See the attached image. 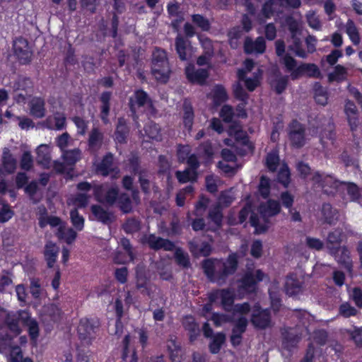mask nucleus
Returning a JSON list of instances; mask_svg holds the SVG:
<instances>
[{
    "label": "nucleus",
    "instance_id": "1",
    "mask_svg": "<svg viewBox=\"0 0 362 362\" xmlns=\"http://www.w3.org/2000/svg\"><path fill=\"white\" fill-rule=\"evenodd\" d=\"M202 267L210 281L223 285L228 277L235 272L237 257L235 254L230 255L226 261L215 258L206 259L202 261Z\"/></svg>",
    "mask_w": 362,
    "mask_h": 362
},
{
    "label": "nucleus",
    "instance_id": "2",
    "mask_svg": "<svg viewBox=\"0 0 362 362\" xmlns=\"http://www.w3.org/2000/svg\"><path fill=\"white\" fill-rule=\"evenodd\" d=\"M151 73L156 81L165 83L170 74V69L164 49L156 48L152 55Z\"/></svg>",
    "mask_w": 362,
    "mask_h": 362
},
{
    "label": "nucleus",
    "instance_id": "3",
    "mask_svg": "<svg viewBox=\"0 0 362 362\" xmlns=\"http://www.w3.org/2000/svg\"><path fill=\"white\" fill-rule=\"evenodd\" d=\"M339 58V49H336L321 59V70L327 76L329 83L339 81V64H337Z\"/></svg>",
    "mask_w": 362,
    "mask_h": 362
},
{
    "label": "nucleus",
    "instance_id": "4",
    "mask_svg": "<svg viewBox=\"0 0 362 362\" xmlns=\"http://www.w3.org/2000/svg\"><path fill=\"white\" fill-rule=\"evenodd\" d=\"M99 327L100 321L97 317L81 319L78 326V334L81 341L86 345L90 344Z\"/></svg>",
    "mask_w": 362,
    "mask_h": 362
},
{
    "label": "nucleus",
    "instance_id": "5",
    "mask_svg": "<svg viewBox=\"0 0 362 362\" xmlns=\"http://www.w3.org/2000/svg\"><path fill=\"white\" fill-rule=\"evenodd\" d=\"M94 195L97 201L109 206L115 204L119 197L117 187L107 188L103 185H96L93 188Z\"/></svg>",
    "mask_w": 362,
    "mask_h": 362
},
{
    "label": "nucleus",
    "instance_id": "6",
    "mask_svg": "<svg viewBox=\"0 0 362 362\" xmlns=\"http://www.w3.org/2000/svg\"><path fill=\"white\" fill-rule=\"evenodd\" d=\"M252 325L259 329L272 327L271 312L269 309H262L259 305L255 306L250 319Z\"/></svg>",
    "mask_w": 362,
    "mask_h": 362
},
{
    "label": "nucleus",
    "instance_id": "7",
    "mask_svg": "<svg viewBox=\"0 0 362 362\" xmlns=\"http://www.w3.org/2000/svg\"><path fill=\"white\" fill-rule=\"evenodd\" d=\"M14 53L21 64H25L31 61L33 52L27 40L19 37L13 42Z\"/></svg>",
    "mask_w": 362,
    "mask_h": 362
},
{
    "label": "nucleus",
    "instance_id": "8",
    "mask_svg": "<svg viewBox=\"0 0 362 362\" xmlns=\"http://www.w3.org/2000/svg\"><path fill=\"white\" fill-rule=\"evenodd\" d=\"M142 243L147 244L154 250L163 249L165 251H172L175 248V244L168 239L158 237L154 234L145 235L142 238Z\"/></svg>",
    "mask_w": 362,
    "mask_h": 362
},
{
    "label": "nucleus",
    "instance_id": "9",
    "mask_svg": "<svg viewBox=\"0 0 362 362\" xmlns=\"http://www.w3.org/2000/svg\"><path fill=\"white\" fill-rule=\"evenodd\" d=\"M230 335V342L233 346H238L241 343L243 333L245 332L248 320L245 316L235 317Z\"/></svg>",
    "mask_w": 362,
    "mask_h": 362
},
{
    "label": "nucleus",
    "instance_id": "10",
    "mask_svg": "<svg viewBox=\"0 0 362 362\" xmlns=\"http://www.w3.org/2000/svg\"><path fill=\"white\" fill-rule=\"evenodd\" d=\"M288 135L293 146L300 148L305 144V128L298 121L293 120L290 124Z\"/></svg>",
    "mask_w": 362,
    "mask_h": 362
},
{
    "label": "nucleus",
    "instance_id": "11",
    "mask_svg": "<svg viewBox=\"0 0 362 362\" xmlns=\"http://www.w3.org/2000/svg\"><path fill=\"white\" fill-rule=\"evenodd\" d=\"M90 211L94 219L104 225H110L115 221V216L114 213L105 209L101 205H92Z\"/></svg>",
    "mask_w": 362,
    "mask_h": 362
},
{
    "label": "nucleus",
    "instance_id": "12",
    "mask_svg": "<svg viewBox=\"0 0 362 362\" xmlns=\"http://www.w3.org/2000/svg\"><path fill=\"white\" fill-rule=\"evenodd\" d=\"M150 103L151 99L145 91L143 90L135 91L133 96L130 98L129 103L130 110L133 114L134 118L136 117V112L138 108L144 107Z\"/></svg>",
    "mask_w": 362,
    "mask_h": 362
},
{
    "label": "nucleus",
    "instance_id": "13",
    "mask_svg": "<svg viewBox=\"0 0 362 362\" xmlns=\"http://www.w3.org/2000/svg\"><path fill=\"white\" fill-rule=\"evenodd\" d=\"M282 346L288 350L295 347L299 342L301 337L296 329L287 327L281 329Z\"/></svg>",
    "mask_w": 362,
    "mask_h": 362
},
{
    "label": "nucleus",
    "instance_id": "14",
    "mask_svg": "<svg viewBox=\"0 0 362 362\" xmlns=\"http://www.w3.org/2000/svg\"><path fill=\"white\" fill-rule=\"evenodd\" d=\"M29 113L37 119H41L46 115L45 100L41 97H33L28 102Z\"/></svg>",
    "mask_w": 362,
    "mask_h": 362
},
{
    "label": "nucleus",
    "instance_id": "15",
    "mask_svg": "<svg viewBox=\"0 0 362 362\" xmlns=\"http://www.w3.org/2000/svg\"><path fill=\"white\" fill-rule=\"evenodd\" d=\"M185 74L187 79L199 84H204L209 76V72L205 69H196L194 65H189L185 69Z\"/></svg>",
    "mask_w": 362,
    "mask_h": 362
},
{
    "label": "nucleus",
    "instance_id": "16",
    "mask_svg": "<svg viewBox=\"0 0 362 362\" xmlns=\"http://www.w3.org/2000/svg\"><path fill=\"white\" fill-rule=\"evenodd\" d=\"M266 49L264 37H258L255 40L247 37L244 43V49L247 54H262Z\"/></svg>",
    "mask_w": 362,
    "mask_h": 362
},
{
    "label": "nucleus",
    "instance_id": "17",
    "mask_svg": "<svg viewBox=\"0 0 362 362\" xmlns=\"http://www.w3.org/2000/svg\"><path fill=\"white\" fill-rule=\"evenodd\" d=\"M182 325L188 332L189 341L192 343L197 340L200 334V328L194 318L191 315L185 316L182 319Z\"/></svg>",
    "mask_w": 362,
    "mask_h": 362
},
{
    "label": "nucleus",
    "instance_id": "18",
    "mask_svg": "<svg viewBox=\"0 0 362 362\" xmlns=\"http://www.w3.org/2000/svg\"><path fill=\"white\" fill-rule=\"evenodd\" d=\"M281 211V206L279 202L269 199L265 204L259 206V211L261 217L267 221V218L278 214Z\"/></svg>",
    "mask_w": 362,
    "mask_h": 362
},
{
    "label": "nucleus",
    "instance_id": "19",
    "mask_svg": "<svg viewBox=\"0 0 362 362\" xmlns=\"http://www.w3.org/2000/svg\"><path fill=\"white\" fill-rule=\"evenodd\" d=\"M175 46L179 59L181 61H187L190 55L191 45L189 41L178 35L175 40Z\"/></svg>",
    "mask_w": 362,
    "mask_h": 362
},
{
    "label": "nucleus",
    "instance_id": "20",
    "mask_svg": "<svg viewBox=\"0 0 362 362\" xmlns=\"http://www.w3.org/2000/svg\"><path fill=\"white\" fill-rule=\"evenodd\" d=\"M22 312L25 311L20 310L16 313H8L6 317L5 323L6 327L13 336L18 335L21 332L19 323L20 322L23 323Z\"/></svg>",
    "mask_w": 362,
    "mask_h": 362
},
{
    "label": "nucleus",
    "instance_id": "21",
    "mask_svg": "<svg viewBox=\"0 0 362 362\" xmlns=\"http://www.w3.org/2000/svg\"><path fill=\"white\" fill-rule=\"evenodd\" d=\"M103 134L98 128H93L89 134L88 151L96 153L103 145Z\"/></svg>",
    "mask_w": 362,
    "mask_h": 362
},
{
    "label": "nucleus",
    "instance_id": "22",
    "mask_svg": "<svg viewBox=\"0 0 362 362\" xmlns=\"http://www.w3.org/2000/svg\"><path fill=\"white\" fill-rule=\"evenodd\" d=\"M1 165L4 170L7 174L13 173L16 169L17 160L8 148L3 149Z\"/></svg>",
    "mask_w": 362,
    "mask_h": 362
},
{
    "label": "nucleus",
    "instance_id": "23",
    "mask_svg": "<svg viewBox=\"0 0 362 362\" xmlns=\"http://www.w3.org/2000/svg\"><path fill=\"white\" fill-rule=\"evenodd\" d=\"M133 172L135 175H138L139 176V182L140 183L141 190L145 194H148L150 192L151 186V182L148 179V172L144 168H141L138 165H133Z\"/></svg>",
    "mask_w": 362,
    "mask_h": 362
},
{
    "label": "nucleus",
    "instance_id": "24",
    "mask_svg": "<svg viewBox=\"0 0 362 362\" xmlns=\"http://www.w3.org/2000/svg\"><path fill=\"white\" fill-rule=\"evenodd\" d=\"M129 133V129L126 120L123 117H119L115 132V139L120 144H124L127 142Z\"/></svg>",
    "mask_w": 362,
    "mask_h": 362
},
{
    "label": "nucleus",
    "instance_id": "25",
    "mask_svg": "<svg viewBox=\"0 0 362 362\" xmlns=\"http://www.w3.org/2000/svg\"><path fill=\"white\" fill-rule=\"evenodd\" d=\"M23 324L28 327L29 334L32 339L39 337V327L37 321L30 317L28 312H22Z\"/></svg>",
    "mask_w": 362,
    "mask_h": 362
},
{
    "label": "nucleus",
    "instance_id": "26",
    "mask_svg": "<svg viewBox=\"0 0 362 362\" xmlns=\"http://www.w3.org/2000/svg\"><path fill=\"white\" fill-rule=\"evenodd\" d=\"M112 93L109 91L102 93L100 100L101 102L100 106V118L105 124L108 122V115L110 109V101L111 99Z\"/></svg>",
    "mask_w": 362,
    "mask_h": 362
},
{
    "label": "nucleus",
    "instance_id": "27",
    "mask_svg": "<svg viewBox=\"0 0 362 362\" xmlns=\"http://www.w3.org/2000/svg\"><path fill=\"white\" fill-rule=\"evenodd\" d=\"M36 153L37 163L42 165L44 168H48L51 160L49 146L46 144H41L36 149Z\"/></svg>",
    "mask_w": 362,
    "mask_h": 362
},
{
    "label": "nucleus",
    "instance_id": "28",
    "mask_svg": "<svg viewBox=\"0 0 362 362\" xmlns=\"http://www.w3.org/2000/svg\"><path fill=\"white\" fill-rule=\"evenodd\" d=\"M58 251L59 249L55 244L52 243V242H48L46 243L44 255L49 268L53 267L56 262Z\"/></svg>",
    "mask_w": 362,
    "mask_h": 362
},
{
    "label": "nucleus",
    "instance_id": "29",
    "mask_svg": "<svg viewBox=\"0 0 362 362\" xmlns=\"http://www.w3.org/2000/svg\"><path fill=\"white\" fill-rule=\"evenodd\" d=\"M327 247L332 255L337 256L339 249V230H336L329 233L327 240Z\"/></svg>",
    "mask_w": 362,
    "mask_h": 362
},
{
    "label": "nucleus",
    "instance_id": "30",
    "mask_svg": "<svg viewBox=\"0 0 362 362\" xmlns=\"http://www.w3.org/2000/svg\"><path fill=\"white\" fill-rule=\"evenodd\" d=\"M97 172L107 176L113 170V156L109 153L104 156L102 161L97 166Z\"/></svg>",
    "mask_w": 362,
    "mask_h": 362
},
{
    "label": "nucleus",
    "instance_id": "31",
    "mask_svg": "<svg viewBox=\"0 0 362 362\" xmlns=\"http://www.w3.org/2000/svg\"><path fill=\"white\" fill-rule=\"evenodd\" d=\"M13 91H23L33 93V83L30 78L20 76L13 83Z\"/></svg>",
    "mask_w": 362,
    "mask_h": 362
},
{
    "label": "nucleus",
    "instance_id": "32",
    "mask_svg": "<svg viewBox=\"0 0 362 362\" xmlns=\"http://www.w3.org/2000/svg\"><path fill=\"white\" fill-rule=\"evenodd\" d=\"M56 235L59 239L64 240L67 244L72 243L76 238V232L71 228H66V224L57 228Z\"/></svg>",
    "mask_w": 362,
    "mask_h": 362
},
{
    "label": "nucleus",
    "instance_id": "33",
    "mask_svg": "<svg viewBox=\"0 0 362 362\" xmlns=\"http://www.w3.org/2000/svg\"><path fill=\"white\" fill-rule=\"evenodd\" d=\"M221 301L223 309L227 312H230L234 303V294L228 289H222L217 293Z\"/></svg>",
    "mask_w": 362,
    "mask_h": 362
},
{
    "label": "nucleus",
    "instance_id": "34",
    "mask_svg": "<svg viewBox=\"0 0 362 362\" xmlns=\"http://www.w3.org/2000/svg\"><path fill=\"white\" fill-rule=\"evenodd\" d=\"M285 290L290 296L297 295L302 291V282L292 276L288 277L285 284Z\"/></svg>",
    "mask_w": 362,
    "mask_h": 362
},
{
    "label": "nucleus",
    "instance_id": "35",
    "mask_svg": "<svg viewBox=\"0 0 362 362\" xmlns=\"http://www.w3.org/2000/svg\"><path fill=\"white\" fill-rule=\"evenodd\" d=\"M313 180L315 184H318L320 187L323 189L328 185H331V187L337 191L339 183L337 180H333L332 177L329 175L324 177L319 173H315L313 177Z\"/></svg>",
    "mask_w": 362,
    "mask_h": 362
},
{
    "label": "nucleus",
    "instance_id": "36",
    "mask_svg": "<svg viewBox=\"0 0 362 362\" xmlns=\"http://www.w3.org/2000/svg\"><path fill=\"white\" fill-rule=\"evenodd\" d=\"M211 339V341L209 344V351L213 354H218L226 341V334L223 332H218Z\"/></svg>",
    "mask_w": 362,
    "mask_h": 362
},
{
    "label": "nucleus",
    "instance_id": "37",
    "mask_svg": "<svg viewBox=\"0 0 362 362\" xmlns=\"http://www.w3.org/2000/svg\"><path fill=\"white\" fill-rule=\"evenodd\" d=\"M313 90L316 103L321 105H325L328 99L327 90L318 82L314 83Z\"/></svg>",
    "mask_w": 362,
    "mask_h": 362
},
{
    "label": "nucleus",
    "instance_id": "38",
    "mask_svg": "<svg viewBox=\"0 0 362 362\" xmlns=\"http://www.w3.org/2000/svg\"><path fill=\"white\" fill-rule=\"evenodd\" d=\"M212 93L214 103L216 106L221 105L228 99L227 92L222 86H216L212 90Z\"/></svg>",
    "mask_w": 362,
    "mask_h": 362
},
{
    "label": "nucleus",
    "instance_id": "39",
    "mask_svg": "<svg viewBox=\"0 0 362 362\" xmlns=\"http://www.w3.org/2000/svg\"><path fill=\"white\" fill-rule=\"evenodd\" d=\"M81 151L78 148H74L69 151H63V158L67 165H74L80 160Z\"/></svg>",
    "mask_w": 362,
    "mask_h": 362
},
{
    "label": "nucleus",
    "instance_id": "40",
    "mask_svg": "<svg viewBox=\"0 0 362 362\" xmlns=\"http://www.w3.org/2000/svg\"><path fill=\"white\" fill-rule=\"evenodd\" d=\"M208 218L217 228L221 227L223 219L221 206L217 204L211 208L209 211Z\"/></svg>",
    "mask_w": 362,
    "mask_h": 362
},
{
    "label": "nucleus",
    "instance_id": "41",
    "mask_svg": "<svg viewBox=\"0 0 362 362\" xmlns=\"http://www.w3.org/2000/svg\"><path fill=\"white\" fill-rule=\"evenodd\" d=\"M184 115L183 122L186 128L188 130L192 129L194 120V112L192 107L189 103L185 101L183 104Z\"/></svg>",
    "mask_w": 362,
    "mask_h": 362
},
{
    "label": "nucleus",
    "instance_id": "42",
    "mask_svg": "<svg viewBox=\"0 0 362 362\" xmlns=\"http://www.w3.org/2000/svg\"><path fill=\"white\" fill-rule=\"evenodd\" d=\"M174 257H175V260L176 263L179 266H180L185 269H187V268L190 267L191 263H190L189 255L187 252H184L182 249H180V248L176 249V250L175 252Z\"/></svg>",
    "mask_w": 362,
    "mask_h": 362
},
{
    "label": "nucleus",
    "instance_id": "43",
    "mask_svg": "<svg viewBox=\"0 0 362 362\" xmlns=\"http://www.w3.org/2000/svg\"><path fill=\"white\" fill-rule=\"evenodd\" d=\"M211 320L214 322L215 326L220 327L224 323L231 322L235 320L231 312H228V313H214Z\"/></svg>",
    "mask_w": 362,
    "mask_h": 362
},
{
    "label": "nucleus",
    "instance_id": "44",
    "mask_svg": "<svg viewBox=\"0 0 362 362\" xmlns=\"http://www.w3.org/2000/svg\"><path fill=\"white\" fill-rule=\"evenodd\" d=\"M346 32L354 45L359 44L361 38L358 30L354 22L351 19H349L346 23Z\"/></svg>",
    "mask_w": 362,
    "mask_h": 362
},
{
    "label": "nucleus",
    "instance_id": "45",
    "mask_svg": "<svg viewBox=\"0 0 362 362\" xmlns=\"http://www.w3.org/2000/svg\"><path fill=\"white\" fill-rule=\"evenodd\" d=\"M238 78L240 81H245L246 88L250 91H253L258 85V79L257 77L253 78H246V72L244 69H238L237 72Z\"/></svg>",
    "mask_w": 362,
    "mask_h": 362
},
{
    "label": "nucleus",
    "instance_id": "46",
    "mask_svg": "<svg viewBox=\"0 0 362 362\" xmlns=\"http://www.w3.org/2000/svg\"><path fill=\"white\" fill-rule=\"evenodd\" d=\"M300 69L303 73H306L309 77L322 78V74L318 66L315 64H300Z\"/></svg>",
    "mask_w": 362,
    "mask_h": 362
},
{
    "label": "nucleus",
    "instance_id": "47",
    "mask_svg": "<svg viewBox=\"0 0 362 362\" xmlns=\"http://www.w3.org/2000/svg\"><path fill=\"white\" fill-rule=\"evenodd\" d=\"M175 175L178 181L181 183H185L187 182H193L197 179V171L186 169L185 170L177 171Z\"/></svg>",
    "mask_w": 362,
    "mask_h": 362
},
{
    "label": "nucleus",
    "instance_id": "48",
    "mask_svg": "<svg viewBox=\"0 0 362 362\" xmlns=\"http://www.w3.org/2000/svg\"><path fill=\"white\" fill-rule=\"evenodd\" d=\"M321 212L325 222L329 224H333L337 219L336 213L332 210V207L329 204H324Z\"/></svg>",
    "mask_w": 362,
    "mask_h": 362
},
{
    "label": "nucleus",
    "instance_id": "49",
    "mask_svg": "<svg viewBox=\"0 0 362 362\" xmlns=\"http://www.w3.org/2000/svg\"><path fill=\"white\" fill-rule=\"evenodd\" d=\"M170 351L171 362H181V346L175 340L171 339L168 345Z\"/></svg>",
    "mask_w": 362,
    "mask_h": 362
},
{
    "label": "nucleus",
    "instance_id": "50",
    "mask_svg": "<svg viewBox=\"0 0 362 362\" xmlns=\"http://www.w3.org/2000/svg\"><path fill=\"white\" fill-rule=\"evenodd\" d=\"M266 165L270 171H276L279 165V157L277 151L273 150L267 155Z\"/></svg>",
    "mask_w": 362,
    "mask_h": 362
},
{
    "label": "nucleus",
    "instance_id": "51",
    "mask_svg": "<svg viewBox=\"0 0 362 362\" xmlns=\"http://www.w3.org/2000/svg\"><path fill=\"white\" fill-rule=\"evenodd\" d=\"M118 206L120 210L124 213H130L132 210V201L127 194H122L117 199Z\"/></svg>",
    "mask_w": 362,
    "mask_h": 362
},
{
    "label": "nucleus",
    "instance_id": "52",
    "mask_svg": "<svg viewBox=\"0 0 362 362\" xmlns=\"http://www.w3.org/2000/svg\"><path fill=\"white\" fill-rule=\"evenodd\" d=\"M251 310L250 305L245 302L243 303H238L233 306L231 309L232 315L234 316V320L238 316H245V315L247 314Z\"/></svg>",
    "mask_w": 362,
    "mask_h": 362
},
{
    "label": "nucleus",
    "instance_id": "53",
    "mask_svg": "<svg viewBox=\"0 0 362 362\" xmlns=\"http://www.w3.org/2000/svg\"><path fill=\"white\" fill-rule=\"evenodd\" d=\"M54 127L51 124V118H47L45 121L47 124V127L49 129H56L57 130L62 129L65 127L66 124V117L63 114L61 113H57L54 119Z\"/></svg>",
    "mask_w": 362,
    "mask_h": 362
},
{
    "label": "nucleus",
    "instance_id": "54",
    "mask_svg": "<svg viewBox=\"0 0 362 362\" xmlns=\"http://www.w3.org/2000/svg\"><path fill=\"white\" fill-rule=\"evenodd\" d=\"M70 218L75 229L78 231L82 230L84 226V218L82 216L79 215L76 209H72L70 211Z\"/></svg>",
    "mask_w": 362,
    "mask_h": 362
},
{
    "label": "nucleus",
    "instance_id": "55",
    "mask_svg": "<svg viewBox=\"0 0 362 362\" xmlns=\"http://www.w3.org/2000/svg\"><path fill=\"white\" fill-rule=\"evenodd\" d=\"M346 185L347 186V194L353 202H358L361 199V194L358 187L354 183H345L341 182V185Z\"/></svg>",
    "mask_w": 362,
    "mask_h": 362
},
{
    "label": "nucleus",
    "instance_id": "56",
    "mask_svg": "<svg viewBox=\"0 0 362 362\" xmlns=\"http://www.w3.org/2000/svg\"><path fill=\"white\" fill-rule=\"evenodd\" d=\"M288 82V76H280L272 82V86L277 94H281L286 88Z\"/></svg>",
    "mask_w": 362,
    "mask_h": 362
},
{
    "label": "nucleus",
    "instance_id": "57",
    "mask_svg": "<svg viewBox=\"0 0 362 362\" xmlns=\"http://www.w3.org/2000/svg\"><path fill=\"white\" fill-rule=\"evenodd\" d=\"M10 356L11 362H33L29 358H23L21 349L18 346L12 347Z\"/></svg>",
    "mask_w": 362,
    "mask_h": 362
},
{
    "label": "nucleus",
    "instance_id": "58",
    "mask_svg": "<svg viewBox=\"0 0 362 362\" xmlns=\"http://www.w3.org/2000/svg\"><path fill=\"white\" fill-rule=\"evenodd\" d=\"M144 131L146 135L153 139H158L160 138V127L153 122H150L144 127Z\"/></svg>",
    "mask_w": 362,
    "mask_h": 362
},
{
    "label": "nucleus",
    "instance_id": "59",
    "mask_svg": "<svg viewBox=\"0 0 362 362\" xmlns=\"http://www.w3.org/2000/svg\"><path fill=\"white\" fill-rule=\"evenodd\" d=\"M123 228L127 233H136L141 228L140 222L134 218H129L123 225Z\"/></svg>",
    "mask_w": 362,
    "mask_h": 362
},
{
    "label": "nucleus",
    "instance_id": "60",
    "mask_svg": "<svg viewBox=\"0 0 362 362\" xmlns=\"http://www.w3.org/2000/svg\"><path fill=\"white\" fill-rule=\"evenodd\" d=\"M192 22L200 28L203 31H207L210 29V23L209 20L199 14L192 16Z\"/></svg>",
    "mask_w": 362,
    "mask_h": 362
},
{
    "label": "nucleus",
    "instance_id": "61",
    "mask_svg": "<svg viewBox=\"0 0 362 362\" xmlns=\"http://www.w3.org/2000/svg\"><path fill=\"white\" fill-rule=\"evenodd\" d=\"M33 165V158L29 151H25L21 158L20 166L24 170H30Z\"/></svg>",
    "mask_w": 362,
    "mask_h": 362
},
{
    "label": "nucleus",
    "instance_id": "62",
    "mask_svg": "<svg viewBox=\"0 0 362 362\" xmlns=\"http://www.w3.org/2000/svg\"><path fill=\"white\" fill-rule=\"evenodd\" d=\"M259 192L261 196L266 199L270 193V182L265 176H262L259 185Z\"/></svg>",
    "mask_w": 362,
    "mask_h": 362
},
{
    "label": "nucleus",
    "instance_id": "63",
    "mask_svg": "<svg viewBox=\"0 0 362 362\" xmlns=\"http://www.w3.org/2000/svg\"><path fill=\"white\" fill-rule=\"evenodd\" d=\"M278 180L281 182L285 187H287L290 182V171L288 168L284 165L279 173H278Z\"/></svg>",
    "mask_w": 362,
    "mask_h": 362
},
{
    "label": "nucleus",
    "instance_id": "64",
    "mask_svg": "<svg viewBox=\"0 0 362 362\" xmlns=\"http://www.w3.org/2000/svg\"><path fill=\"white\" fill-rule=\"evenodd\" d=\"M257 281L252 275H245L243 279L242 285L244 289L249 292H253L256 289Z\"/></svg>",
    "mask_w": 362,
    "mask_h": 362
}]
</instances>
